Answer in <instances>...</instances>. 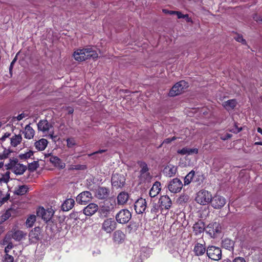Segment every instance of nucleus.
Wrapping results in <instances>:
<instances>
[{
    "label": "nucleus",
    "mask_w": 262,
    "mask_h": 262,
    "mask_svg": "<svg viewBox=\"0 0 262 262\" xmlns=\"http://www.w3.org/2000/svg\"><path fill=\"white\" fill-rule=\"evenodd\" d=\"M74 59L78 61H83L91 58H98V55L92 48L77 49L73 53Z\"/></svg>",
    "instance_id": "f257e3e1"
},
{
    "label": "nucleus",
    "mask_w": 262,
    "mask_h": 262,
    "mask_svg": "<svg viewBox=\"0 0 262 262\" xmlns=\"http://www.w3.org/2000/svg\"><path fill=\"white\" fill-rule=\"evenodd\" d=\"M54 122H49L47 120H41L37 123L38 129L43 133H49L48 137H50L53 141H55L57 136L54 135V132L52 129Z\"/></svg>",
    "instance_id": "f03ea898"
},
{
    "label": "nucleus",
    "mask_w": 262,
    "mask_h": 262,
    "mask_svg": "<svg viewBox=\"0 0 262 262\" xmlns=\"http://www.w3.org/2000/svg\"><path fill=\"white\" fill-rule=\"evenodd\" d=\"M126 176V173L122 170L114 172L111 178L112 186L116 189L122 188L125 184Z\"/></svg>",
    "instance_id": "7ed1b4c3"
},
{
    "label": "nucleus",
    "mask_w": 262,
    "mask_h": 262,
    "mask_svg": "<svg viewBox=\"0 0 262 262\" xmlns=\"http://www.w3.org/2000/svg\"><path fill=\"white\" fill-rule=\"evenodd\" d=\"M7 170H11L17 175L23 174L27 169V166L19 163L17 158L10 159L9 163L5 165Z\"/></svg>",
    "instance_id": "20e7f679"
},
{
    "label": "nucleus",
    "mask_w": 262,
    "mask_h": 262,
    "mask_svg": "<svg viewBox=\"0 0 262 262\" xmlns=\"http://www.w3.org/2000/svg\"><path fill=\"white\" fill-rule=\"evenodd\" d=\"M188 87V83L184 80H181L175 84L170 90L168 95L174 97L179 95L185 91Z\"/></svg>",
    "instance_id": "39448f33"
},
{
    "label": "nucleus",
    "mask_w": 262,
    "mask_h": 262,
    "mask_svg": "<svg viewBox=\"0 0 262 262\" xmlns=\"http://www.w3.org/2000/svg\"><path fill=\"white\" fill-rule=\"evenodd\" d=\"M212 198L209 192L205 190H202L198 192L195 200L201 205H204L211 203Z\"/></svg>",
    "instance_id": "423d86ee"
},
{
    "label": "nucleus",
    "mask_w": 262,
    "mask_h": 262,
    "mask_svg": "<svg viewBox=\"0 0 262 262\" xmlns=\"http://www.w3.org/2000/svg\"><path fill=\"white\" fill-rule=\"evenodd\" d=\"M206 254L209 258L219 260L222 258V250L219 247L210 246L207 248Z\"/></svg>",
    "instance_id": "0eeeda50"
},
{
    "label": "nucleus",
    "mask_w": 262,
    "mask_h": 262,
    "mask_svg": "<svg viewBox=\"0 0 262 262\" xmlns=\"http://www.w3.org/2000/svg\"><path fill=\"white\" fill-rule=\"evenodd\" d=\"M130 212L126 209H121L115 216L116 221L119 224H126L131 219Z\"/></svg>",
    "instance_id": "6e6552de"
},
{
    "label": "nucleus",
    "mask_w": 262,
    "mask_h": 262,
    "mask_svg": "<svg viewBox=\"0 0 262 262\" xmlns=\"http://www.w3.org/2000/svg\"><path fill=\"white\" fill-rule=\"evenodd\" d=\"M221 229L219 223L214 222L209 224L206 227V231L211 237L215 238L221 233Z\"/></svg>",
    "instance_id": "1a4fd4ad"
},
{
    "label": "nucleus",
    "mask_w": 262,
    "mask_h": 262,
    "mask_svg": "<svg viewBox=\"0 0 262 262\" xmlns=\"http://www.w3.org/2000/svg\"><path fill=\"white\" fill-rule=\"evenodd\" d=\"M37 215L41 217L46 222L49 221L54 215V210L50 208L47 210L45 209L43 207H39L37 210Z\"/></svg>",
    "instance_id": "9d476101"
},
{
    "label": "nucleus",
    "mask_w": 262,
    "mask_h": 262,
    "mask_svg": "<svg viewBox=\"0 0 262 262\" xmlns=\"http://www.w3.org/2000/svg\"><path fill=\"white\" fill-rule=\"evenodd\" d=\"M182 187V182L178 178H174L170 181L168 185L169 190L172 193H177L180 192Z\"/></svg>",
    "instance_id": "9b49d317"
},
{
    "label": "nucleus",
    "mask_w": 262,
    "mask_h": 262,
    "mask_svg": "<svg viewBox=\"0 0 262 262\" xmlns=\"http://www.w3.org/2000/svg\"><path fill=\"white\" fill-rule=\"evenodd\" d=\"M226 203V199L223 196L220 195H215L212 198L210 203L214 209H219L223 207Z\"/></svg>",
    "instance_id": "f8f14e48"
},
{
    "label": "nucleus",
    "mask_w": 262,
    "mask_h": 262,
    "mask_svg": "<svg viewBox=\"0 0 262 262\" xmlns=\"http://www.w3.org/2000/svg\"><path fill=\"white\" fill-rule=\"evenodd\" d=\"M116 228V223L112 218L105 220L102 224V229L110 233Z\"/></svg>",
    "instance_id": "ddd939ff"
},
{
    "label": "nucleus",
    "mask_w": 262,
    "mask_h": 262,
    "mask_svg": "<svg viewBox=\"0 0 262 262\" xmlns=\"http://www.w3.org/2000/svg\"><path fill=\"white\" fill-rule=\"evenodd\" d=\"M147 207V204L145 199L142 198L138 199L135 203L134 208L137 213H143Z\"/></svg>",
    "instance_id": "4468645a"
},
{
    "label": "nucleus",
    "mask_w": 262,
    "mask_h": 262,
    "mask_svg": "<svg viewBox=\"0 0 262 262\" xmlns=\"http://www.w3.org/2000/svg\"><path fill=\"white\" fill-rule=\"evenodd\" d=\"M92 199V193L88 191L80 193L76 197V201L80 204H86Z\"/></svg>",
    "instance_id": "2eb2a0df"
},
{
    "label": "nucleus",
    "mask_w": 262,
    "mask_h": 262,
    "mask_svg": "<svg viewBox=\"0 0 262 262\" xmlns=\"http://www.w3.org/2000/svg\"><path fill=\"white\" fill-rule=\"evenodd\" d=\"M159 203L162 209H169L172 204V202L168 195L161 196L159 199Z\"/></svg>",
    "instance_id": "dca6fc26"
},
{
    "label": "nucleus",
    "mask_w": 262,
    "mask_h": 262,
    "mask_svg": "<svg viewBox=\"0 0 262 262\" xmlns=\"http://www.w3.org/2000/svg\"><path fill=\"white\" fill-rule=\"evenodd\" d=\"M27 235V233L19 230H14L10 231L8 234L9 237L14 239L16 241H20L23 238H25Z\"/></svg>",
    "instance_id": "f3484780"
},
{
    "label": "nucleus",
    "mask_w": 262,
    "mask_h": 262,
    "mask_svg": "<svg viewBox=\"0 0 262 262\" xmlns=\"http://www.w3.org/2000/svg\"><path fill=\"white\" fill-rule=\"evenodd\" d=\"M99 209L98 206L95 203H90L83 209V213L87 216H91Z\"/></svg>",
    "instance_id": "a211bd4d"
},
{
    "label": "nucleus",
    "mask_w": 262,
    "mask_h": 262,
    "mask_svg": "<svg viewBox=\"0 0 262 262\" xmlns=\"http://www.w3.org/2000/svg\"><path fill=\"white\" fill-rule=\"evenodd\" d=\"M109 193L110 191L107 188L100 187L96 190L95 196L99 199H105L108 196Z\"/></svg>",
    "instance_id": "6ab92c4d"
},
{
    "label": "nucleus",
    "mask_w": 262,
    "mask_h": 262,
    "mask_svg": "<svg viewBox=\"0 0 262 262\" xmlns=\"http://www.w3.org/2000/svg\"><path fill=\"white\" fill-rule=\"evenodd\" d=\"M125 235L121 230L115 231L113 233V240L117 244L122 243L125 239Z\"/></svg>",
    "instance_id": "aec40b11"
},
{
    "label": "nucleus",
    "mask_w": 262,
    "mask_h": 262,
    "mask_svg": "<svg viewBox=\"0 0 262 262\" xmlns=\"http://www.w3.org/2000/svg\"><path fill=\"white\" fill-rule=\"evenodd\" d=\"M193 252L195 255L201 256L207 252V249L204 245L198 243L194 247Z\"/></svg>",
    "instance_id": "412c9836"
},
{
    "label": "nucleus",
    "mask_w": 262,
    "mask_h": 262,
    "mask_svg": "<svg viewBox=\"0 0 262 262\" xmlns=\"http://www.w3.org/2000/svg\"><path fill=\"white\" fill-rule=\"evenodd\" d=\"M161 183L158 181H156L153 184L152 187L149 191V195L151 198L155 197L160 192L161 190Z\"/></svg>",
    "instance_id": "4be33fe9"
},
{
    "label": "nucleus",
    "mask_w": 262,
    "mask_h": 262,
    "mask_svg": "<svg viewBox=\"0 0 262 262\" xmlns=\"http://www.w3.org/2000/svg\"><path fill=\"white\" fill-rule=\"evenodd\" d=\"M129 198L128 193L125 191L121 192L117 196V204L122 205L126 203Z\"/></svg>",
    "instance_id": "5701e85b"
},
{
    "label": "nucleus",
    "mask_w": 262,
    "mask_h": 262,
    "mask_svg": "<svg viewBox=\"0 0 262 262\" xmlns=\"http://www.w3.org/2000/svg\"><path fill=\"white\" fill-rule=\"evenodd\" d=\"M40 233L41 228L39 227H36L29 233V237L32 240L39 241Z\"/></svg>",
    "instance_id": "b1692460"
},
{
    "label": "nucleus",
    "mask_w": 262,
    "mask_h": 262,
    "mask_svg": "<svg viewBox=\"0 0 262 262\" xmlns=\"http://www.w3.org/2000/svg\"><path fill=\"white\" fill-rule=\"evenodd\" d=\"M75 204V201L73 199L66 200L61 206V209L64 211H67L71 209Z\"/></svg>",
    "instance_id": "393cba45"
},
{
    "label": "nucleus",
    "mask_w": 262,
    "mask_h": 262,
    "mask_svg": "<svg viewBox=\"0 0 262 262\" xmlns=\"http://www.w3.org/2000/svg\"><path fill=\"white\" fill-rule=\"evenodd\" d=\"M193 231L195 235L203 233L205 230V225L203 222H199L194 224Z\"/></svg>",
    "instance_id": "a878e982"
},
{
    "label": "nucleus",
    "mask_w": 262,
    "mask_h": 262,
    "mask_svg": "<svg viewBox=\"0 0 262 262\" xmlns=\"http://www.w3.org/2000/svg\"><path fill=\"white\" fill-rule=\"evenodd\" d=\"M25 134V137L28 139H31L33 138L34 136V130L30 126V124L27 125L24 132Z\"/></svg>",
    "instance_id": "bb28decb"
},
{
    "label": "nucleus",
    "mask_w": 262,
    "mask_h": 262,
    "mask_svg": "<svg viewBox=\"0 0 262 262\" xmlns=\"http://www.w3.org/2000/svg\"><path fill=\"white\" fill-rule=\"evenodd\" d=\"M138 164L141 168V169L140 171L141 175L145 174L146 176L149 177L150 173L148 172L149 170V168L147 166V164L145 162L140 161L138 162Z\"/></svg>",
    "instance_id": "cd10ccee"
},
{
    "label": "nucleus",
    "mask_w": 262,
    "mask_h": 262,
    "mask_svg": "<svg viewBox=\"0 0 262 262\" xmlns=\"http://www.w3.org/2000/svg\"><path fill=\"white\" fill-rule=\"evenodd\" d=\"M48 143V142L47 140L42 138L39 141H36L35 143V146L36 149H37L38 150H43L46 148Z\"/></svg>",
    "instance_id": "c85d7f7f"
},
{
    "label": "nucleus",
    "mask_w": 262,
    "mask_h": 262,
    "mask_svg": "<svg viewBox=\"0 0 262 262\" xmlns=\"http://www.w3.org/2000/svg\"><path fill=\"white\" fill-rule=\"evenodd\" d=\"M222 247L226 249H228L229 250H233L234 242L229 238H225L222 241Z\"/></svg>",
    "instance_id": "c756f323"
},
{
    "label": "nucleus",
    "mask_w": 262,
    "mask_h": 262,
    "mask_svg": "<svg viewBox=\"0 0 262 262\" xmlns=\"http://www.w3.org/2000/svg\"><path fill=\"white\" fill-rule=\"evenodd\" d=\"M50 161L56 166H59L60 168L62 169L65 167V164L62 163L61 160L56 156H51Z\"/></svg>",
    "instance_id": "7c9ffc66"
},
{
    "label": "nucleus",
    "mask_w": 262,
    "mask_h": 262,
    "mask_svg": "<svg viewBox=\"0 0 262 262\" xmlns=\"http://www.w3.org/2000/svg\"><path fill=\"white\" fill-rule=\"evenodd\" d=\"M98 211L100 215L106 217L111 212V208L109 206L104 204L100 206Z\"/></svg>",
    "instance_id": "2f4dec72"
},
{
    "label": "nucleus",
    "mask_w": 262,
    "mask_h": 262,
    "mask_svg": "<svg viewBox=\"0 0 262 262\" xmlns=\"http://www.w3.org/2000/svg\"><path fill=\"white\" fill-rule=\"evenodd\" d=\"M236 101L235 99L229 100L223 103V106L228 111L233 110L236 105Z\"/></svg>",
    "instance_id": "473e14b6"
},
{
    "label": "nucleus",
    "mask_w": 262,
    "mask_h": 262,
    "mask_svg": "<svg viewBox=\"0 0 262 262\" xmlns=\"http://www.w3.org/2000/svg\"><path fill=\"white\" fill-rule=\"evenodd\" d=\"M29 188L27 185L19 186L18 188L14 191V194L18 195H23L25 194L28 191Z\"/></svg>",
    "instance_id": "72a5a7b5"
},
{
    "label": "nucleus",
    "mask_w": 262,
    "mask_h": 262,
    "mask_svg": "<svg viewBox=\"0 0 262 262\" xmlns=\"http://www.w3.org/2000/svg\"><path fill=\"white\" fill-rule=\"evenodd\" d=\"M22 137L20 135H15L11 138V145L13 147L17 146L20 143Z\"/></svg>",
    "instance_id": "f704fd0d"
},
{
    "label": "nucleus",
    "mask_w": 262,
    "mask_h": 262,
    "mask_svg": "<svg viewBox=\"0 0 262 262\" xmlns=\"http://www.w3.org/2000/svg\"><path fill=\"white\" fill-rule=\"evenodd\" d=\"M168 169V171L166 172L167 174L171 177L173 176L174 174H176L177 171V167L173 166V165H170L167 166L164 168V170Z\"/></svg>",
    "instance_id": "c9c22d12"
},
{
    "label": "nucleus",
    "mask_w": 262,
    "mask_h": 262,
    "mask_svg": "<svg viewBox=\"0 0 262 262\" xmlns=\"http://www.w3.org/2000/svg\"><path fill=\"white\" fill-rule=\"evenodd\" d=\"M195 172L193 170H191L189 173H188L184 178V185L189 184L192 181L193 177L194 176Z\"/></svg>",
    "instance_id": "e433bc0d"
},
{
    "label": "nucleus",
    "mask_w": 262,
    "mask_h": 262,
    "mask_svg": "<svg viewBox=\"0 0 262 262\" xmlns=\"http://www.w3.org/2000/svg\"><path fill=\"white\" fill-rule=\"evenodd\" d=\"M36 221V216L35 215H31L26 221V225L28 227H31L33 226V223Z\"/></svg>",
    "instance_id": "4c0bfd02"
},
{
    "label": "nucleus",
    "mask_w": 262,
    "mask_h": 262,
    "mask_svg": "<svg viewBox=\"0 0 262 262\" xmlns=\"http://www.w3.org/2000/svg\"><path fill=\"white\" fill-rule=\"evenodd\" d=\"M39 164L37 161H34L28 165V169L31 171L35 170L38 167Z\"/></svg>",
    "instance_id": "58836bf2"
},
{
    "label": "nucleus",
    "mask_w": 262,
    "mask_h": 262,
    "mask_svg": "<svg viewBox=\"0 0 262 262\" xmlns=\"http://www.w3.org/2000/svg\"><path fill=\"white\" fill-rule=\"evenodd\" d=\"M33 155V151L32 150H29L28 152H27L25 154H20L19 155V157L20 159H27L30 158Z\"/></svg>",
    "instance_id": "ea45409f"
},
{
    "label": "nucleus",
    "mask_w": 262,
    "mask_h": 262,
    "mask_svg": "<svg viewBox=\"0 0 262 262\" xmlns=\"http://www.w3.org/2000/svg\"><path fill=\"white\" fill-rule=\"evenodd\" d=\"M10 174V172L9 171H7L3 175L2 177L0 178V182H4L6 183H7L9 181Z\"/></svg>",
    "instance_id": "a19ab883"
},
{
    "label": "nucleus",
    "mask_w": 262,
    "mask_h": 262,
    "mask_svg": "<svg viewBox=\"0 0 262 262\" xmlns=\"http://www.w3.org/2000/svg\"><path fill=\"white\" fill-rule=\"evenodd\" d=\"M11 152V151H10L9 149H6V148L4 150L3 152L0 155V160H3L7 159L8 158L9 155Z\"/></svg>",
    "instance_id": "79ce46f5"
},
{
    "label": "nucleus",
    "mask_w": 262,
    "mask_h": 262,
    "mask_svg": "<svg viewBox=\"0 0 262 262\" xmlns=\"http://www.w3.org/2000/svg\"><path fill=\"white\" fill-rule=\"evenodd\" d=\"M14 257L8 254H5L3 257V262H13Z\"/></svg>",
    "instance_id": "37998d69"
},
{
    "label": "nucleus",
    "mask_w": 262,
    "mask_h": 262,
    "mask_svg": "<svg viewBox=\"0 0 262 262\" xmlns=\"http://www.w3.org/2000/svg\"><path fill=\"white\" fill-rule=\"evenodd\" d=\"M159 207H160V205H159L155 203H153L151 209V212L155 214H157L158 212Z\"/></svg>",
    "instance_id": "c03bdc74"
},
{
    "label": "nucleus",
    "mask_w": 262,
    "mask_h": 262,
    "mask_svg": "<svg viewBox=\"0 0 262 262\" xmlns=\"http://www.w3.org/2000/svg\"><path fill=\"white\" fill-rule=\"evenodd\" d=\"M234 38L238 42H241L244 45L246 44V41L245 39L243 38L242 35L237 34L236 36L234 37Z\"/></svg>",
    "instance_id": "a18cd8bd"
},
{
    "label": "nucleus",
    "mask_w": 262,
    "mask_h": 262,
    "mask_svg": "<svg viewBox=\"0 0 262 262\" xmlns=\"http://www.w3.org/2000/svg\"><path fill=\"white\" fill-rule=\"evenodd\" d=\"M67 146L69 147H72L76 144L75 140L74 138H68L67 140Z\"/></svg>",
    "instance_id": "49530a36"
},
{
    "label": "nucleus",
    "mask_w": 262,
    "mask_h": 262,
    "mask_svg": "<svg viewBox=\"0 0 262 262\" xmlns=\"http://www.w3.org/2000/svg\"><path fill=\"white\" fill-rule=\"evenodd\" d=\"M177 139V137H173L172 138H167L166 139H165L162 143L159 146V147H161L162 146V145L163 144H169L170 143L171 141H174L176 139Z\"/></svg>",
    "instance_id": "de8ad7c7"
},
{
    "label": "nucleus",
    "mask_w": 262,
    "mask_h": 262,
    "mask_svg": "<svg viewBox=\"0 0 262 262\" xmlns=\"http://www.w3.org/2000/svg\"><path fill=\"white\" fill-rule=\"evenodd\" d=\"M25 117V115L24 113H21L19 114L17 117H13L12 118L11 121L14 122L16 120L18 121H20L21 119H23Z\"/></svg>",
    "instance_id": "09e8293b"
},
{
    "label": "nucleus",
    "mask_w": 262,
    "mask_h": 262,
    "mask_svg": "<svg viewBox=\"0 0 262 262\" xmlns=\"http://www.w3.org/2000/svg\"><path fill=\"white\" fill-rule=\"evenodd\" d=\"M178 152L179 154H180L182 155H186V154L189 155V148H187V147L183 148L182 149L179 150L178 151Z\"/></svg>",
    "instance_id": "8fccbe9b"
},
{
    "label": "nucleus",
    "mask_w": 262,
    "mask_h": 262,
    "mask_svg": "<svg viewBox=\"0 0 262 262\" xmlns=\"http://www.w3.org/2000/svg\"><path fill=\"white\" fill-rule=\"evenodd\" d=\"M17 60V56L15 57V58L13 59V60L12 61L10 67H9V72L10 74L12 75V71L13 68L14 64L15 63V62Z\"/></svg>",
    "instance_id": "3c124183"
},
{
    "label": "nucleus",
    "mask_w": 262,
    "mask_h": 262,
    "mask_svg": "<svg viewBox=\"0 0 262 262\" xmlns=\"http://www.w3.org/2000/svg\"><path fill=\"white\" fill-rule=\"evenodd\" d=\"M10 211V210H7L6 212L2 216V219H3L4 220H6L7 219H8L11 216Z\"/></svg>",
    "instance_id": "603ef678"
},
{
    "label": "nucleus",
    "mask_w": 262,
    "mask_h": 262,
    "mask_svg": "<svg viewBox=\"0 0 262 262\" xmlns=\"http://www.w3.org/2000/svg\"><path fill=\"white\" fill-rule=\"evenodd\" d=\"M176 14L178 18H185V17H187V14H183L180 11H177Z\"/></svg>",
    "instance_id": "864d4df0"
},
{
    "label": "nucleus",
    "mask_w": 262,
    "mask_h": 262,
    "mask_svg": "<svg viewBox=\"0 0 262 262\" xmlns=\"http://www.w3.org/2000/svg\"><path fill=\"white\" fill-rule=\"evenodd\" d=\"M163 12L165 13L169 14L170 15L176 14V13H177V11H170V10H168L167 9H163Z\"/></svg>",
    "instance_id": "5fc2aeb1"
},
{
    "label": "nucleus",
    "mask_w": 262,
    "mask_h": 262,
    "mask_svg": "<svg viewBox=\"0 0 262 262\" xmlns=\"http://www.w3.org/2000/svg\"><path fill=\"white\" fill-rule=\"evenodd\" d=\"M189 155L192 154H198V149L194 148H189Z\"/></svg>",
    "instance_id": "6e6d98bb"
},
{
    "label": "nucleus",
    "mask_w": 262,
    "mask_h": 262,
    "mask_svg": "<svg viewBox=\"0 0 262 262\" xmlns=\"http://www.w3.org/2000/svg\"><path fill=\"white\" fill-rule=\"evenodd\" d=\"M233 262H246V261L244 258L238 257L235 258Z\"/></svg>",
    "instance_id": "4d7b16f0"
},
{
    "label": "nucleus",
    "mask_w": 262,
    "mask_h": 262,
    "mask_svg": "<svg viewBox=\"0 0 262 262\" xmlns=\"http://www.w3.org/2000/svg\"><path fill=\"white\" fill-rule=\"evenodd\" d=\"M11 135L10 133H6L4 136L1 138V140L3 141H5L6 138L9 137Z\"/></svg>",
    "instance_id": "13d9d810"
},
{
    "label": "nucleus",
    "mask_w": 262,
    "mask_h": 262,
    "mask_svg": "<svg viewBox=\"0 0 262 262\" xmlns=\"http://www.w3.org/2000/svg\"><path fill=\"white\" fill-rule=\"evenodd\" d=\"M10 198V194H7V195L5 197H4L1 201L2 203H4L5 202H7Z\"/></svg>",
    "instance_id": "bf43d9fd"
},
{
    "label": "nucleus",
    "mask_w": 262,
    "mask_h": 262,
    "mask_svg": "<svg viewBox=\"0 0 262 262\" xmlns=\"http://www.w3.org/2000/svg\"><path fill=\"white\" fill-rule=\"evenodd\" d=\"M235 130H234V129H232L233 132L234 133H238L239 132H240L242 129V128L241 127V128H238L237 125H236V124L235 123Z\"/></svg>",
    "instance_id": "052dcab7"
},
{
    "label": "nucleus",
    "mask_w": 262,
    "mask_h": 262,
    "mask_svg": "<svg viewBox=\"0 0 262 262\" xmlns=\"http://www.w3.org/2000/svg\"><path fill=\"white\" fill-rule=\"evenodd\" d=\"M232 136V135L230 134H226L225 136L224 137H222L221 139L223 140H227L228 139H230Z\"/></svg>",
    "instance_id": "680f3d73"
},
{
    "label": "nucleus",
    "mask_w": 262,
    "mask_h": 262,
    "mask_svg": "<svg viewBox=\"0 0 262 262\" xmlns=\"http://www.w3.org/2000/svg\"><path fill=\"white\" fill-rule=\"evenodd\" d=\"M13 245L12 244V243H9L7 246L5 248V251H7V249H11L13 248Z\"/></svg>",
    "instance_id": "e2e57ef3"
},
{
    "label": "nucleus",
    "mask_w": 262,
    "mask_h": 262,
    "mask_svg": "<svg viewBox=\"0 0 262 262\" xmlns=\"http://www.w3.org/2000/svg\"><path fill=\"white\" fill-rule=\"evenodd\" d=\"M105 151H106V150H105V149L99 150L94 152L93 154H101V153L105 152Z\"/></svg>",
    "instance_id": "0e129e2a"
},
{
    "label": "nucleus",
    "mask_w": 262,
    "mask_h": 262,
    "mask_svg": "<svg viewBox=\"0 0 262 262\" xmlns=\"http://www.w3.org/2000/svg\"><path fill=\"white\" fill-rule=\"evenodd\" d=\"M70 217L71 218H74L75 219H76L77 217L76 216V213H72L70 214Z\"/></svg>",
    "instance_id": "69168bd1"
},
{
    "label": "nucleus",
    "mask_w": 262,
    "mask_h": 262,
    "mask_svg": "<svg viewBox=\"0 0 262 262\" xmlns=\"http://www.w3.org/2000/svg\"><path fill=\"white\" fill-rule=\"evenodd\" d=\"M185 19L187 22H192V19L189 17L188 14H187V17H185Z\"/></svg>",
    "instance_id": "338daca9"
},
{
    "label": "nucleus",
    "mask_w": 262,
    "mask_h": 262,
    "mask_svg": "<svg viewBox=\"0 0 262 262\" xmlns=\"http://www.w3.org/2000/svg\"><path fill=\"white\" fill-rule=\"evenodd\" d=\"M185 19L187 22H192V19L189 17L188 14H187V17H185Z\"/></svg>",
    "instance_id": "774afa93"
}]
</instances>
